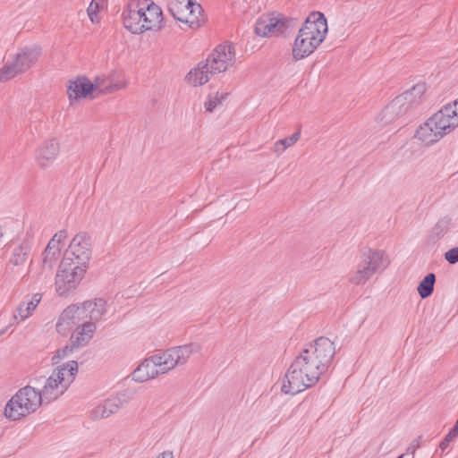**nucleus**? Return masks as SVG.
Wrapping results in <instances>:
<instances>
[{"mask_svg": "<svg viewBox=\"0 0 458 458\" xmlns=\"http://www.w3.org/2000/svg\"><path fill=\"white\" fill-rule=\"evenodd\" d=\"M426 89L425 83H418L394 98L378 114V123L383 126L396 123L400 127L408 123L415 115L414 110L420 104Z\"/></svg>", "mask_w": 458, "mask_h": 458, "instance_id": "1", "label": "nucleus"}, {"mask_svg": "<svg viewBox=\"0 0 458 458\" xmlns=\"http://www.w3.org/2000/svg\"><path fill=\"white\" fill-rule=\"evenodd\" d=\"M235 62L234 47L231 44L218 45L186 75V81L197 87L207 83L212 75L225 72Z\"/></svg>", "mask_w": 458, "mask_h": 458, "instance_id": "2", "label": "nucleus"}, {"mask_svg": "<svg viewBox=\"0 0 458 458\" xmlns=\"http://www.w3.org/2000/svg\"><path fill=\"white\" fill-rule=\"evenodd\" d=\"M327 23L323 13H311L300 29L293 47V59L300 61L311 55L323 42Z\"/></svg>", "mask_w": 458, "mask_h": 458, "instance_id": "3", "label": "nucleus"}, {"mask_svg": "<svg viewBox=\"0 0 458 458\" xmlns=\"http://www.w3.org/2000/svg\"><path fill=\"white\" fill-rule=\"evenodd\" d=\"M318 370L301 352L285 373L282 392L293 395L313 386L321 377Z\"/></svg>", "mask_w": 458, "mask_h": 458, "instance_id": "4", "label": "nucleus"}, {"mask_svg": "<svg viewBox=\"0 0 458 458\" xmlns=\"http://www.w3.org/2000/svg\"><path fill=\"white\" fill-rule=\"evenodd\" d=\"M77 372L78 362L70 360L54 369L48 377H35L33 379L36 384H43L42 389L38 391L43 402L50 403L63 395L74 381Z\"/></svg>", "mask_w": 458, "mask_h": 458, "instance_id": "5", "label": "nucleus"}, {"mask_svg": "<svg viewBox=\"0 0 458 458\" xmlns=\"http://www.w3.org/2000/svg\"><path fill=\"white\" fill-rule=\"evenodd\" d=\"M457 126L454 116L450 114V108L444 106L417 129L415 136L427 145H431L440 140Z\"/></svg>", "mask_w": 458, "mask_h": 458, "instance_id": "6", "label": "nucleus"}, {"mask_svg": "<svg viewBox=\"0 0 458 458\" xmlns=\"http://www.w3.org/2000/svg\"><path fill=\"white\" fill-rule=\"evenodd\" d=\"M43 403L38 390L26 386L8 401L4 407V415L11 420H18L36 411Z\"/></svg>", "mask_w": 458, "mask_h": 458, "instance_id": "7", "label": "nucleus"}, {"mask_svg": "<svg viewBox=\"0 0 458 458\" xmlns=\"http://www.w3.org/2000/svg\"><path fill=\"white\" fill-rule=\"evenodd\" d=\"M389 263L384 251L368 249L360 256L356 271L349 275V282L355 285L364 284L374 274L385 270Z\"/></svg>", "mask_w": 458, "mask_h": 458, "instance_id": "8", "label": "nucleus"}, {"mask_svg": "<svg viewBox=\"0 0 458 458\" xmlns=\"http://www.w3.org/2000/svg\"><path fill=\"white\" fill-rule=\"evenodd\" d=\"M42 49L33 44L21 47L11 61L0 69V82L7 81L19 74H22L36 64L41 55Z\"/></svg>", "mask_w": 458, "mask_h": 458, "instance_id": "9", "label": "nucleus"}, {"mask_svg": "<svg viewBox=\"0 0 458 458\" xmlns=\"http://www.w3.org/2000/svg\"><path fill=\"white\" fill-rule=\"evenodd\" d=\"M86 268L74 262L72 258L64 257L55 276V289L60 296H64L75 289L82 279Z\"/></svg>", "mask_w": 458, "mask_h": 458, "instance_id": "10", "label": "nucleus"}, {"mask_svg": "<svg viewBox=\"0 0 458 458\" xmlns=\"http://www.w3.org/2000/svg\"><path fill=\"white\" fill-rule=\"evenodd\" d=\"M168 10L175 20L192 30L204 23L202 7L193 0H169Z\"/></svg>", "mask_w": 458, "mask_h": 458, "instance_id": "11", "label": "nucleus"}, {"mask_svg": "<svg viewBox=\"0 0 458 458\" xmlns=\"http://www.w3.org/2000/svg\"><path fill=\"white\" fill-rule=\"evenodd\" d=\"M199 345L196 344L173 347L164 352L161 355H157L156 360L159 364L163 374H165L176 366L185 364L190 356L193 352H199Z\"/></svg>", "mask_w": 458, "mask_h": 458, "instance_id": "12", "label": "nucleus"}, {"mask_svg": "<svg viewBox=\"0 0 458 458\" xmlns=\"http://www.w3.org/2000/svg\"><path fill=\"white\" fill-rule=\"evenodd\" d=\"M91 241L87 233H77L72 240L64 257L72 258L78 265L88 267L91 258Z\"/></svg>", "mask_w": 458, "mask_h": 458, "instance_id": "13", "label": "nucleus"}, {"mask_svg": "<svg viewBox=\"0 0 458 458\" xmlns=\"http://www.w3.org/2000/svg\"><path fill=\"white\" fill-rule=\"evenodd\" d=\"M142 23H144V32L147 30L158 31L162 28L164 21L161 8L151 0H139Z\"/></svg>", "mask_w": 458, "mask_h": 458, "instance_id": "14", "label": "nucleus"}, {"mask_svg": "<svg viewBox=\"0 0 458 458\" xmlns=\"http://www.w3.org/2000/svg\"><path fill=\"white\" fill-rule=\"evenodd\" d=\"M140 10L142 8L140 7L139 0H131L122 13L123 26L132 34H142L144 32Z\"/></svg>", "mask_w": 458, "mask_h": 458, "instance_id": "15", "label": "nucleus"}, {"mask_svg": "<svg viewBox=\"0 0 458 458\" xmlns=\"http://www.w3.org/2000/svg\"><path fill=\"white\" fill-rule=\"evenodd\" d=\"M130 395L127 391L119 393L115 397L105 400L92 411L95 420H101L116 413L123 406L128 403Z\"/></svg>", "mask_w": 458, "mask_h": 458, "instance_id": "16", "label": "nucleus"}, {"mask_svg": "<svg viewBox=\"0 0 458 458\" xmlns=\"http://www.w3.org/2000/svg\"><path fill=\"white\" fill-rule=\"evenodd\" d=\"M60 153V144L57 140L50 139L43 141L36 149L35 159L42 169L49 167L56 160Z\"/></svg>", "mask_w": 458, "mask_h": 458, "instance_id": "17", "label": "nucleus"}, {"mask_svg": "<svg viewBox=\"0 0 458 458\" xmlns=\"http://www.w3.org/2000/svg\"><path fill=\"white\" fill-rule=\"evenodd\" d=\"M306 347L317 356L318 360H321L327 367H330L335 354L334 342L327 337L320 336L313 343L308 344Z\"/></svg>", "mask_w": 458, "mask_h": 458, "instance_id": "18", "label": "nucleus"}, {"mask_svg": "<svg viewBox=\"0 0 458 458\" xmlns=\"http://www.w3.org/2000/svg\"><path fill=\"white\" fill-rule=\"evenodd\" d=\"M287 21L283 18L265 16L259 18L254 27V31L261 37L279 35L287 28Z\"/></svg>", "mask_w": 458, "mask_h": 458, "instance_id": "19", "label": "nucleus"}, {"mask_svg": "<svg viewBox=\"0 0 458 458\" xmlns=\"http://www.w3.org/2000/svg\"><path fill=\"white\" fill-rule=\"evenodd\" d=\"M34 231L30 225L27 230L26 237L22 242L17 245L12 244L10 248H13L12 255L9 262L13 266L24 265L30 258L32 242H33Z\"/></svg>", "mask_w": 458, "mask_h": 458, "instance_id": "20", "label": "nucleus"}, {"mask_svg": "<svg viewBox=\"0 0 458 458\" xmlns=\"http://www.w3.org/2000/svg\"><path fill=\"white\" fill-rule=\"evenodd\" d=\"M85 318H87L85 308L81 305H70L61 313L55 326L56 331L64 333L68 326L78 324Z\"/></svg>", "mask_w": 458, "mask_h": 458, "instance_id": "21", "label": "nucleus"}, {"mask_svg": "<svg viewBox=\"0 0 458 458\" xmlns=\"http://www.w3.org/2000/svg\"><path fill=\"white\" fill-rule=\"evenodd\" d=\"M157 355L145 359L132 372V378L137 382H145L163 374L159 364L156 360Z\"/></svg>", "mask_w": 458, "mask_h": 458, "instance_id": "22", "label": "nucleus"}, {"mask_svg": "<svg viewBox=\"0 0 458 458\" xmlns=\"http://www.w3.org/2000/svg\"><path fill=\"white\" fill-rule=\"evenodd\" d=\"M91 93H93L92 84L86 77L78 78L76 81H70L67 87V95L71 103L80 98H85Z\"/></svg>", "mask_w": 458, "mask_h": 458, "instance_id": "23", "label": "nucleus"}, {"mask_svg": "<svg viewBox=\"0 0 458 458\" xmlns=\"http://www.w3.org/2000/svg\"><path fill=\"white\" fill-rule=\"evenodd\" d=\"M96 325L92 321L84 322L78 326L75 332L72 335L70 342L75 343V346L83 347L89 344L96 331Z\"/></svg>", "mask_w": 458, "mask_h": 458, "instance_id": "24", "label": "nucleus"}, {"mask_svg": "<svg viewBox=\"0 0 458 458\" xmlns=\"http://www.w3.org/2000/svg\"><path fill=\"white\" fill-rule=\"evenodd\" d=\"M93 92L98 91L99 94H111L126 87V82H108V79L104 76H97L91 81Z\"/></svg>", "mask_w": 458, "mask_h": 458, "instance_id": "25", "label": "nucleus"}, {"mask_svg": "<svg viewBox=\"0 0 458 458\" xmlns=\"http://www.w3.org/2000/svg\"><path fill=\"white\" fill-rule=\"evenodd\" d=\"M40 301L41 294L36 293L33 295L30 301L21 302L18 306L16 312L13 316V320L17 321L18 316L20 317L21 321L29 318L33 312V310L37 308Z\"/></svg>", "mask_w": 458, "mask_h": 458, "instance_id": "26", "label": "nucleus"}, {"mask_svg": "<svg viewBox=\"0 0 458 458\" xmlns=\"http://www.w3.org/2000/svg\"><path fill=\"white\" fill-rule=\"evenodd\" d=\"M82 308H85V313L89 311V318L90 321H98L106 312V301L103 299H98L94 302L88 301H85L82 305Z\"/></svg>", "mask_w": 458, "mask_h": 458, "instance_id": "27", "label": "nucleus"}, {"mask_svg": "<svg viewBox=\"0 0 458 458\" xmlns=\"http://www.w3.org/2000/svg\"><path fill=\"white\" fill-rule=\"evenodd\" d=\"M436 276L434 273H428L419 284L417 290L422 299L429 297L434 291Z\"/></svg>", "mask_w": 458, "mask_h": 458, "instance_id": "28", "label": "nucleus"}, {"mask_svg": "<svg viewBox=\"0 0 458 458\" xmlns=\"http://www.w3.org/2000/svg\"><path fill=\"white\" fill-rule=\"evenodd\" d=\"M451 219L448 217H443L439 219L437 224L433 226L428 237L433 242L443 237L449 230Z\"/></svg>", "mask_w": 458, "mask_h": 458, "instance_id": "29", "label": "nucleus"}, {"mask_svg": "<svg viewBox=\"0 0 458 458\" xmlns=\"http://www.w3.org/2000/svg\"><path fill=\"white\" fill-rule=\"evenodd\" d=\"M59 250H50L47 251V249H45L43 252V259H42V269L43 272H50L53 268V267L55 265L56 261L58 260L60 257Z\"/></svg>", "mask_w": 458, "mask_h": 458, "instance_id": "30", "label": "nucleus"}, {"mask_svg": "<svg viewBox=\"0 0 458 458\" xmlns=\"http://www.w3.org/2000/svg\"><path fill=\"white\" fill-rule=\"evenodd\" d=\"M66 237H67V232L65 230L59 231L52 237V239L47 243L46 249H47L48 252L52 250H59V252L61 253L63 241Z\"/></svg>", "mask_w": 458, "mask_h": 458, "instance_id": "31", "label": "nucleus"}, {"mask_svg": "<svg viewBox=\"0 0 458 458\" xmlns=\"http://www.w3.org/2000/svg\"><path fill=\"white\" fill-rule=\"evenodd\" d=\"M79 346H75V343L70 342V344L57 350L56 353L52 357L53 364H56L60 360L67 358L75 350L79 349Z\"/></svg>", "mask_w": 458, "mask_h": 458, "instance_id": "32", "label": "nucleus"}, {"mask_svg": "<svg viewBox=\"0 0 458 458\" xmlns=\"http://www.w3.org/2000/svg\"><path fill=\"white\" fill-rule=\"evenodd\" d=\"M105 4V0H92L87 9V13L93 23L99 21L98 12L100 7Z\"/></svg>", "mask_w": 458, "mask_h": 458, "instance_id": "33", "label": "nucleus"}, {"mask_svg": "<svg viewBox=\"0 0 458 458\" xmlns=\"http://www.w3.org/2000/svg\"><path fill=\"white\" fill-rule=\"evenodd\" d=\"M301 352L310 360V361L314 364L316 369H318V373L320 376H322L324 373H326L328 369V367H327L321 360H318L317 356L314 355L307 347H305Z\"/></svg>", "mask_w": 458, "mask_h": 458, "instance_id": "34", "label": "nucleus"}, {"mask_svg": "<svg viewBox=\"0 0 458 458\" xmlns=\"http://www.w3.org/2000/svg\"><path fill=\"white\" fill-rule=\"evenodd\" d=\"M227 94H221L220 96L216 93L215 96H209L208 101L205 102V107L208 112H213L215 108L221 105L222 101L225 99Z\"/></svg>", "mask_w": 458, "mask_h": 458, "instance_id": "35", "label": "nucleus"}, {"mask_svg": "<svg viewBox=\"0 0 458 458\" xmlns=\"http://www.w3.org/2000/svg\"><path fill=\"white\" fill-rule=\"evenodd\" d=\"M301 137V131L294 132L292 136L277 140V146H282V150L295 144Z\"/></svg>", "mask_w": 458, "mask_h": 458, "instance_id": "36", "label": "nucleus"}, {"mask_svg": "<svg viewBox=\"0 0 458 458\" xmlns=\"http://www.w3.org/2000/svg\"><path fill=\"white\" fill-rule=\"evenodd\" d=\"M456 437H458V431L454 432V427H453L451 428V430L448 432V434L445 437V438L441 441V443L439 445V448L442 451H445L448 447L450 442Z\"/></svg>", "mask_w": 458, "mask_h": 458, "instance_id": "37", "label": "nucleus"}, {"mask_svg": "<svg viewBox=\"0 0 458 458\" xmlns=\"http://www.w3.org/2000/svg\"><path fill=\"white\" fill-rule=\"evenodd\" d=\"M445 259L450 264H455L458 262V247L450 249L445 253Z\"/></svg>", "mask_w": 458, "mask_h": 458, "instance_id": "38", "label": "nucleus"}, {"mask_svg": "<svg viewBox=\"0 0 458 458\" xmlns=\"http://www.w3.org/2000/svg\"><path fill=\"white\" fill-rule=\"evenodd\" d=\"M445 106L447 108H450V114H452L455 123L458 124V99L454 101L453 103L445 105Z\"/></svg>", "mask_w": 458, "mask_h": 458, "instance_id": "39", "label": "nucleus"}, {"mask_svg": "<svg viewBox=\"0 0 458 458\" xmlns=\"http://www.w3.org/2000/svg\"><path fill=\"white\" fill-rule=\"evenodd\" d=\"M157 458H174L173 452L171 451H165L161 454H159Z\"/></svg>", "mask_w": 458, "mask_h": 458, "instance_id": "40", "label": "nucleus"}, {"mask_svg": "<svg viewBox=\"0 0 458 458\" xmlns=\"http://www.w3.org/2000/svg\"><path fill=\"white\" fill-rule=\"evenodd\" d=\"M284 150H282V146H277V141L274 145V152L276 153L277 156H280Z\"/></svg>", "mask_w": 458, "mask_h": 458, "instance_id": "41", "label": "nucleus"}, {"mask_svg": "<svg viewBox=\"0 0 458 458\" xmlns=\"http://www.w3.org/2000/svg\"><path fill=\"white\" fill-rule=\"evenodd\" d=\"M415 449H416V446H415V445H411V446H409V447L407 448V453H411V454H414V452H415Z\"/></svg>", "mask_w": 458, "mask_h": 458, "instance_id": "42", "label": "nucleus"}, {"mask_svg": "<svg viewBox=\"0 0 458 458\" xmlns=\"http://www.w3.org/2000/svg\"><path fill=\"white\" fill-rule=\"evenodd\" d=\"M458 431V420H456L454 426V432Z\"/></svg>", "mask_w": 458, "mask_h": 458, "instance_id": "43", "label": "nucleus"}, {"mask_svg": "<svg viewBox=\"0 0 458 458\" xmlns=\"http://www.w3.org/2000/svg\"><path fill=\"white\" fill-rule=\"evenodd\" d=\"M5 333V329L0 330V335Z\"/></svg>", "mask_w": 458, "mask_h": 458, "instance_id": "44", "label": "nucleus"}, {"mask_svg": "<svg viewBox=\"0 0 458 458\" xmlns=\"http://www.w3.org/2000/svg\"><path fill=\"white\" fill-rule=\"evenodd\" d=\"M404 457V454L399 455L397 458H403Z\"/></svg>", "mask_w": 458, "mask_h": 458, "instance_id": "45", "label": "nucleus"}]
</instances>
